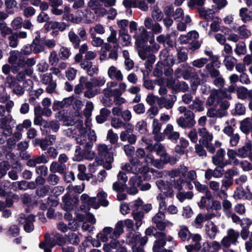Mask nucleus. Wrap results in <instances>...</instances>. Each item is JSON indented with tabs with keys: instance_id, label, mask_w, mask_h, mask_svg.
Wrapping results in <instances>:
<instances>
[{
	"instance_id": "nucleus-1",
	"label": "nucleus",
	"mask_w": 252,
	"mask_h": 252,
	"mask_svg": "<svg viewBox=\"0 0 252 252\" xmlns=\"http://www.w3.org/2000/svg\"><path fill=\"white\" fill-rule=\"evenodd\" d=\"M188 172V168L184 165H181L178 168L174 169L169 172L170 176L169 182L172 188L179 191L183 189H191L193 186L189 182L184 179Z\"/></svg>"
},
{
	"instance_id": "nucleus-2",
	"label": "nucleus",
	"mask_w": 252,
	"mask_h": 252,
	"mask_svg": "<svg viewBox=\"0 0 252 252\" xmlns=\"http://www.w3.org/2000/svg\"><path fill=\"white\" fill-rule=\"evenodd\" d=\"M83 122L82 120L76 121L73 125H71L70 127L64 130L66 135L68 137H74L78 131L79 134L76 137L77 143L80 146H83L85 148L88 149L92 146L91 142H87L86 128L83 127Z\"/></svg>"
},
{
	"instance_id": "nucleus-3",
	"label": "nucleus",
	"mask_w": 252,
	"mask_h": 252,
	"mask_svg": "<svg viewBox=\"0 0 252 252\" xmlns=\"http://www.w3.org/2000/svg\"><path fill=\"white\" fill-rule=\"evenodd\" d=\"M97 157L103 162V167L107 170L112 168L111 164L114 161L113 156L109 150L108 146L104 144H100L97 146Z\"/></svg>"
},
{
	"instance_id": "nucleus-4",
	"label": "nucleus",
	"mask_w": 252,
	"mask_h": 252,
	"mask_svg": "<svg viewBox=\"0 0 252 252\" xmlns=\"http://www.w3.org/2000/svg\"><path fill=\"white\" fill-rule=\"evenodd\" d=\"M121 168L127 173H131L134 174L146 172L149 169L148 167L146 166L141 167L140 161L139 159L136 158H131L130 163L123 164Z\"/></svg>"
},
{
	"instance_id": "nucleus-5",
	"label": "nucleus",
	"mask_w": 252,
	"mask_h": 252,
	"mask_svg": "<svg viewBox=\"0 0 252 252\" xmlns=\"http://www.w3.org/2000/svg\"><path fill=\"white\" fill-rule=\"evenodd\" d=\"M147 150L151 152L153 151H155L157 154L160 157V159L163 164L168 162L171 164H174L176 162L175 159L166 153L164 147L160 143H158L154 145L149 146L147 147Z\"/></svg>"
},
{
	"instance_id": "nucleus-6",
	"label": "nucleus",
	"mask_w": 252,
	"mask_h": 252,
	"mask_svg": "<svg viewBox=\"0 0 252 252\" xmlns=\"http://www.w3.org/2000/svg\"><path fill=\"white\" fill-rule=\"evenodd\" d=\"M92 147V146L90 148L87 149L83 146H76L73 160L74 161H80L84 158L88 160L93 159L95 156V154L94 152L90 150Z\"/></svg>"
},
{
	"instance_id": "nucleus-7",
	"label": "nucleus",
	"mask_w": 252,
	"mask_h": 252,
	"mask_svg": "<svg viewBox=\"0 0 252 252\" xmlns=\"http://www.w3.org/2000/svg\"><path fill=\"white\" fill-rule=\"evenodd\" d=\"M33 52V48L32 44L24 45L21 49L20 51L13 50L10 52V56L8 58V62L11 64H16V62L18 59L23 58L22 55L29 56Z\"/></svg>"
},
{
	"instance_id": "nucleus-8",
	"label": "nucleus",
	"mask_w": 252,
	"mask_h": 252,
	"mask_svg": "<svg viewBox=\"0 0 252 252\" xmlns=\"http://www.w3.org/2000/svg\"><path fill=\"white\" fill-rule=\"evenodd\" d=\"M240 236L239 232L233 228L227 230L226 235L221 240V244L224 248H229L231 245H236Z\"/></svg>"
},
{
	"instance_id": "nucleus-9",
	"label": "nucleus",
	"mask_w": 252,
	"mask_h": 252,
	"mask_svg": "<svg viewBox=\"0 0 252 252\" xmlns=\"http://www.w3.org/2000/svg\"><path fill=\"white\" fill-rule=\"evenodd\" d=\"M184 115V117L181 116L177 120L178 126L183 128L193 127L196 124L193 113L189 110Z\"/></svg>"
},
{
	"instance_id": "nucleus-10",
	"label": "nucleus",
	"mask_w": 252,
	"mask_h": 252,
	"mask_svg": "<svg viewBox=\"0 0 252 252\" xmlns=\"http://www.w3.org/2000/svg\"><path fill=\"white\" fill-rule=\"evenodd\" d=\"M158 240L155 241L153 246V250L154 252H170L167 250L162 251L161 248L166 244L165 239L168 242H172L173 238L171 236H168L166 238L164 233H158L156 235Z\"/></svg>"
},
{
	"instance_id": "nucleus-11",
	"label": "nucleus",
	"mask_w": 252,
	"mask_h": 252,
	"mask_svg": "<svg viewBox=\"0 0 252 252\" xmlns=\"http://www.w3.org/2000/svg\"><path fill=\"white\" fill-rule=\"evenodd\" d=\"M36 63V60L34 58H30L28 59L20 58L18 59L16 62V64H12V72L16 74L19 71L20 68H25L27 66L28 68H31Z\"/></svg>"
},
{
	"instance_id": "nucleus-12",
	"label": "nucleus",
	"mask_w": 252,
	"mask_h": 252,
	"mask_svg": "<svg viewBox=\"0 0 252 252\" xmlns=\"http://www.w3.org/2000/svg\"><path fill=\"white\" fill-rule=\"evenodd\" d=\"M164 213L160 211L153 218V222L156 224L157 228L160 230H163L166 227H170L173 225V223L168 220H165Z\"/></svg>"
},
{
	"instance_id": "nucleus-13",
	"label": "nucleus",
	"mask_w": 252,
	"mask_h": 252,
	"mask_svg": "<svg viewBox=\"0 0 252 252\" xmlns=\"http://www.w3.org/2000/svg\"><path fill=\"white\" fill-rule=\"evenodd\" d=\"M156 185L160 193L166 197H172L173 196V190L170 185L169 180L165 182L161 179L158 180L156 181Z\"/></svg>"
},
{
	"instance_id": "nucleus-14",
	"label": "nucleus",
	"mask_w": 252,
	"mask_h": 252,
	"mask_svg": "<svg viewBox=\"0 0 252 252\" xmlns=\"http://www.w3.org/2000/svg\"><path fill=\"white\" fill-rule=\"evenodd\" d=\"M225 152L224 149H219L216 154L212 157L213 163L216 166L225 167L227 165L231 163V161L229 160H224Z\"/></svg>"
},
{
	"instance_id": "nucleus-15",
	"label": "nucleus",
	"mask_w": 252,
	"mask_h": 252,
	"mask_svg": "<svg viewBox=\"0 0 252 252\" xmlns=\"http://www.w3.org/2000/svg\"><path fill=\"white\" fill-rule=\"evenodd\" d=\"M123 4L126 8H138L143 11L149 9L148 5L144 0H124Z\"/></svg>"
},
{
	"instance_id": "nucleus-16",
	"label": "nucleus",
	"mask_w": 252,
	"mask_h": 252,
	"mask_svg": "<svg viewBox=\"0 0 252 252\" xmlns=\"http://www.w3.org/2000/svg\"><path fill=\"white\" fill-rule=\"evenodd\" d=\"M16 123L10 114L0 119V128L3 131L7 132L8 134H12V127Z\"/></svg>"
},
{
	"instance_id": "nucleus-17",
	"label": "nucleus",
	"mask_w": 252,
	"mask_h": 252,
	"mask_svg": "<svg viewBox=\"0 0 252 252\" xmlns=\"http://www.w3.org/2000/svg\"><path fill=\"white\" fill-rule=\"evenodd\" d=\"M19 223L24 224V228L26 232H31L34 229L33 222L34 221V216L29 215L28 217L24 214H21L18 219Z\"/></svg>"
},
{
	"instance_id": "nucleus-18",
	"label": "nucleus",
	"mask_w": 252,
	"mask_h": 252,
	"mask_svg": "<svg viewBox=\"0 0 252 252\" xmlns=\"http://www.w3.org/2000/svg\"><path fill=\"white\" fill-rule=\"evenodd\" d=\"M84 12L81 9H77L74 14H70L68 16V20L74 24H79L84 22L86 24H91L93 22L91 19L87 17L83 18Z\"/></svg>"
},
{
	"instance_id": "nucleus-19",
	"label": "nucleus",
	"mask_w": 252,
	"mask_h": 252,
	"mask_svg": "<svg viewBox=\"0 0 252 252\" xmlns=\"http://www.w3.org/2000/svg\"><path fill=\"white\" fill-rule=\"evenodd\" d=\"M57 245L56 235L50 237L49 234L45 235V241L41 242L39 247L43 249L44 252H52V249Z\"/></svg>"
},
{
	"instance_id": "nucleus-20",
	"label": "nucleus",
	"mask_w": 252,
	"mask_h": 252,
	"mask_svg": "<svg viewBox=\"0 0 252 252\" xmlns=\"http://www.w3.org/2000/svg\"><path fill=\"white\" fill-rule=\"evenodd\" d=\"M118 86V83L116 81H110L107 82L106 87L103 89V93L104 95L107 97L111 96L115 97L116 95H122V92L118 88L113 89Z\"/></svg>"
},
{
	"instance_id": "nucleus-21",
	"label": "nucleus",
	"mask_w": 252,
	"mask_h": 252,
	"mask_svg": "<svg viewBox=\"0 0 252 252\" xmlns=\"http://www.w3.org/2000/svg\"><path fill=\"white\" fill-rule=\"evenodd\" d=\"M148 241L147 236L141 237V235L138 232H132L129 233L127 236L126 242L128 244H135L134 246L140 244V246L145 245Z\"/></svg>"
},
{
	"instance_id": "nucleus-22",
	"label": "nucleus",
	"mask_w": 252,
	"mask_h": 252,
	"mask_svg": "<svg viewBox=\"0 0 252 252\" xmlns=\"http://www.w3.org/2000/svg\"><path fill=\"white\" fill-rule=\"evenodd\" d=\"M176 100V96L174 95H169L162 96L158 99V104L161 108L164 107L167 109L172 108Z\"/></svg>"
},
{
	"instance_id": "nucleus-23",
	"label": "nucleus",
	"mask_w": 252,
	"mask_h": 252,
	"mask_svg": "<svg viewBox=\"0 0 252 252\" xmlns=\"http://www.w3.org/2000/svg\"><path fill=\"white\" fill-rule=\"evenodd\" d=\"M148 36V32L145 27L139 28L138 31L133 35V38L135 39V44L138 46L147 40Z\"/></svg>"
},
{
	"instance_id": "nucleus-24",
	"label": "nucleus",
	"mask_w": 252,
	"mask_h": 252,
	"mask_svg": "<svg viewBox=\"0 0 252 252\" xmlns=\"http://www.w3.org/2000/svg\"><path fill=\"white\" fill-rule=\"evenodd\" d=\"M144 25L147 29L151 30L154 34H159L162 31V27L160 24L158 22L154 23L151 17L145 18Z\"/></svg>"
},
{
	"instance_id": "nucleus-25",
	"label": "nucleus",
	"mask_w": 252,
	"mask_h": 252,
	"mask_svg": "<svg viewBox=\"0 0 252 252\" xmlns=\"http://www.w3.org/2000/svg\"><path fill=\"white\" fill-rule=\"evenodd\" d=\"M221 90L213 89L211 91L209 96L208 97L206 104L208 106H216L221 101L220 94Z\"/></svg>"
},
{
	"instance_id": "nucleus-26",
	"label": "nucleus",
	"mask_w": 252,
	"mask_h": 252,
	"mask_svg": "<svg viewBox=\"0 0 252 252\" xmlns=\"http://www.w3.org/2000/svg\"><path fill=\"white\" fill-rule=\"evenodd\" d=\"M237 157L240 158H248L252 161V144L246 143L243 146L237 149Z\"/></svg>"
},
{
	"instance_id": "nucleus-27",
	"label": "nucleus",
	"mask_w": 252,
	"mask_h": 252,
	"mask_svg": "<svg viewBox=\"0 0 252 252\" xmlns=\"http://www.w3.org/2000/svg\"><path fill=\"white\" fill-rule=\"evenodd\" d=\"M214 217L215 215L213 213H207L204 215L200 213L196 217L192 225L196 228H201L204 222L212 219Z\"/></svg>"
},
{
	"instance_id": "nucleus-28",
	"label": "nucleus",
	"mask_w": 252,
	"mask_h": 252,
	"mask_svg": "<svg viewBox=\"0 0 252 252\" xmlns=\"http://www.w3.org/2000/svg\"><path fill=\"white\" fill-rule=\"evenodd\" d=\"M232 184L233 180H230L225 178L222 179L221 182L220 190L219 193L218 194V196L221 199L226 198L228 195L226 191L232 185Z\"/></svg>"
},
{
	"instance_id": "nucleus-29",
	"label": "nucleus",
	"mask_w": 252,
	"mask_h": 252,
	"mask_svg": "<svg viewBox=\"0 0 252 252\" xmlns=\"http://www.w3.org/2000/svg\"><path fill=\"white\" fill-rule=\"evenodd\" d=\"M164 133L167 136L168 139L174 143L177 142L180 137V133L177 131H174L173 127L170 124H168L166 126L165 129L164 130Z\"/></svg>"
},
{
	"instance_id": "nucleus-30",
	"label": "nucleus",
	"mask_w": 252,
	"mask_h": 252,
	"mask_svg": "<svg viewBox=\"0 0 252 252\" xmlns=\"http://www.w3.org/2000/svg\"><path fill=\"white\" fill-rule=\"evenodd\" d=\"M113 230V228L111 227H105L101 231L97 234L96 237L98 240L102 242H106L109 239H112L111 236Z\"/></svg>"
},
{
	"instance_id": "nucleus-31",
	"label": "nucleus",
	"mask_w": 252,
	"mask_h": 252,
	"mask_svg": "<svg viewBox=\"0 0 252 252\" xmlns=\"http://www.w3.org/2000/svg\"><path fill=\"white\" fill-rule=\"evenodd\" d=\"M205 232L211 239H214L218 232L217 226L211 221H208L205 225Z\"/></svg>"
},
{
	"instance_id": "nucleus-32",
	"label": "nucleus",
	"mask_w": 252,
	"mask_h": 252,
	"mask_svg": "<svg viewBox=\"0 0 252 252\" xmlns=\"http://www.w3.org/2000/svg\"><path fill=\"white\" fill-rule=\"evenodd\" d=\"M130 187L127 189V192L129 194L134 195L138 192L137 187L140 185V181L137 176H134L129 179Z\"/></svg>"
},
{
	"instance_id": "nucleus-33",
	"label": "nucleus",
	"mask_w": 252,
	"mask_h": 252,
	"mask_svg": "<svg viewBox=\"0 0 252 252\" xmlns=\"http://www.w3.org/2000/svg\"><path fill=\"white\" fill-rule=\"evenodd\" d=\"M107 73L109 77L111 79H115L118 81L123 80V75L121 71L114 66H111L108 68Z\"/></svg>"
},
{
	"instance_id": "nucleus-34",
	"label": "nucleus",
	"mask_w": 252,
	"mask_h": 252,
	"mask_svg": "<svg viewBox=\"0 0 252 252\" xmlns=\"http://www.w3.org/2000/svg\"><path fill=\"white\" fill-rule=\"evenodd\" d=\"M49 161V158L44 154L37 156L29 159L27 165L30 167H34L37 164L46 163Z\"/></svg>"
},
{
	"instance_id": "nucleus-35",
	"label": "nucleus",
	"mask_w": 252,
	"mask_h": 252,
	"mask_svg": "<svg viewBox=\"0 0 252 252\" xmlns=\"http://www.w3.org/2000/svg\"><path fill=\"white\" fill-rule=\"evenodd\" d=\"M198 37V33L195 31H192L189 32L186 35H181L179 37V41L181 44H185L192 40L197 39Z\"/></svg>"
},
{
	"instance_id": "nucleus-36",
	"label": "nucleus",
	"mask_w": 252,
	"mask_h": 252,
	"mask_svg": "<svg viewBox=\"0 0 252 252\" xmlns=\"http://www.w3.org/2000/svg\"><path fill=\"white\" fill-rule=\"evenodd\" d=\"M198 132L201 138L199 139V143H204L207 142L212 141L213 140V134L210 133L206 128L204 127L200 128Z\"/></svg>"
},
{
	"instance_id": "nucleus-37",
	"label": "nucleus",
	"mask_w": 252,
	"mask_h": 252,
	"mask_svg": "<svg viewBox=\"0 0 252 252\" xmlns=\"http://www.w3.org/2000/svg\"><path fill=\"white\" fill-rule=\"evenodd\" d=\"M237 96L241 99H252V90H248L246 87H240L237 90Z\"/></svg>"
},
{
	"instance_id": "nucleus-38",
	"label": "nucleus",
	"mask_w": 252,
	"mask_h": 252,
	"mask_svg": "<svg viewBox=\"0 0 252 252\" xmlns=\"http://www.w3.org/2000/svg\"><path fill=\"white\" fill-rule=\"evenodd\" d=\"M195 188L197 191L201 193H205L208 200H210L212 198V193L208 189V187L206 185L201 184L197 181H195L193 182Z\"/></svg>"
},
{
	"instance_id": "nucleus-39",
	"label": "nucleus",
	"mask_w": 252,
	"mask_h": 252,
	"mask_svg": "<svg viewBox=\"0 0 252 252\" xmlns=\"http://www.w3.org/2000/svg\"><path fill=\"white\" fill-rule=\"evenodd\" d=\"M233 196L235 199L237 200L242 199L244 197L248 199L252 198V194L250 193H246L244 189L241 187H238L236 189Z\"/></svg>"
},
{
	"instance_id": "nucleus-40",
	"label": "nucleus",
	"mask_w": 252,
	"mask_h": 252,
	"mask_svg": "<svg viewBox=\"0 0 252 252\" xmlns=\"http://www.w3.org/2000/svg\"><path fill=\"white\" fill-rule=\"evenodd\" d=\"M120 246V242L117 238H112L109 243H106L103 245V250L105 252H111L113 249H116Z\"/></svg>"
},
{
	"instance_id": "nucleus-41",
	"label": "nucleus",
	"mask_w": 252,
	"mask_h": 252,
	"mask_svg": "<svg viewBox=\"0 0 252 252\" xmlns=\"http://www.w3.org/2000/svg\"><path fill=\"white\" fill-rule=\"evenodd\" d=\"M144 160L147 165L151 164L158 168H161L163 163L161 160L160 161L158 159H155L154 156L151 154H148L145 157Z\"/></svg>"
},
{
	"instance_id": "nucleus-42",
	"label": "nucleus",
	"mask_w": 252,
	"mask_h": 252,
	"mask_svg": "<svg viewBox=\"0 0 252 252\" xmlns=\"http://www.w3.org/2000/svg\"><path fill=\"white\" fill-rule=\"evenodd\" d=\"M240 128L243 132L249 133L252 129V121L251 118H247L241 121Z\"/></svg>"
},
{
	"instance_id": "nucleus-43",
	"label": "nucleus",
	"mask_w": 252,
	"mask_h": 252,
	"mask_svg": "<svg viewBox=\"0 0 252 252\" xmlns=\"http://www.w3.org/2000/svg\"><path fill=\"white\" fill-rule=\"evenodd\" d=\"M232 30L238 32L242 39L247 38L251 35L250 31L247 29L245 25L239 27L237 30L236 27L234 26L232 27Z\"/></svg>"
},
{
	"instance_id": "nucleus-44",
	"label": "nucleus",
	"mask_w": 252,
	"mask_h": 252,
	"mask_svg": "<svg viewBox=\"0 0 252 252\" xmlns=\"http://www.w3.org/2000/svg\"><path fill=\"white\" fill-rule=\"evenodd\" d=\"M96 198H90L87 194H83L81 196V200L85 203L93 207L94 209H97L99 207V205L96 201Z\"/></svg>"
},
{
	"instance_id": "nucleus-45",
	"label": "nucleus",
	"mask_w": 252,
	"mask_h": 252,
	"mask_svg": "<svg viewBox=\"0 0 252 252\" xmlns=\"http://www.w3.org/2000/svg\"><path fill=\"white\" fill-rule=\"evenodd\" d=\"M198 12L200 16L206 19L207 21L212 20L214 17L215 13L213 10L210 9H205L203 7L199 8Z\"/></svg>"
},
{
	"instance_id": "nucleus-46",
	"label": "nucleus",
	"mask_w": 252,
	"mask_h": 252,
	"mask_svg": "<svg viewBox=\"0 0 252 252\" xmlns=\"http://www.w3.org/2000/svg\"><path fill=\"white\" fill-rule=\"evenodd\" d=\"M189 108L195 112H202L204 110L203 102L199 98L196 97L189 105Z\"/></svg>"
},
{
	"instance_id": "nucleus-47",
	"label": "nucleus",
	"mask_w": 252,
	"mask_h": 252,
	"mask_svg": "<svg viewBox=\"0 0 252 252\" xmlns=\"http://www.w3.org/2000/svg\"><path fill=\"white\" fill-rule=\"evenodd\" d=\"M222 55L224 57V64L227 70H232L235 64L236 63V59L231 56H225L224 53Z\"/></svg>"
},
{
	"instance_id": "nucleus-48",
	"label": "nucleus",
	"mask_w": 252,
	"mask_h": 252,
	"mask_svg": "<svg viewBox=\"0 0 252 252\" xmlns=\"http://www.w3.org/2000/svg\"><path fill=\"white\" fill-rule=\"evenodd\" d=\"M111 111L105 108H102L100 111V114L95 118L96 122L99 124L104 123L110 114Z\"/></svg>"
},
{
	"instance_id": "nucleus-49",
	"label": "nucleus",
	"mask_w": 252,
	"mask_h": 252,
	"mask_svg": "<svg viewBox=\"0 0 252 252\" xmlns=\"http://www.w3.org/2000/svg\"><path fill=\"white\" fill-rule=\"evenodd\" d=\"M152 17L157 22L161 21L163 18L164 15L162 11L157 5L152 7Z\"/></svg>"
},
{
	"instance_id": "nucleus-50",
	"label": "nucleus",
	"mask_w": 252,
	"mask_h": 252,
	"mask_svg": "<svg viewBox=\"0 0 252 252\" xmlns=\"http://www.w3.org/2000/svg\"><path fill=\"white\" fill-rule=\"evenodd\" d=\"M189 239H191L194 244L189 245V246H192L196 252L199 251L201 249V236L199 234H190Z\"/></svg>"
},
{
	"instance_id": "nucleus-51",
	"label": "nucleus",
	"mask_w": 252,
	"mask_h": 252,
	"mask_svg": "<svg viewBox=\"0 0 252 252\" xmlns=\"http://www.w3.org/2000/svg\"><path fill=\"white\" fill-rule=\"evenodd\" d=\"M132 215L134 220L136 221L135 225L137 228H138L142 223V220L144 218L143 213L142 212V210H133Z\"/></svg>"
},
{
	"instance_id": "nucleus-52",
	"label": "nucleus",
	"mask_w": 252,
	"mask_h": 252,
	"mask_svg": "<svg viewBox=\"0 0 252 252\" xmlns=\"http://www.w3.org/2000/svg\"><path fill=\"white\" fill-rule=\"evenodd\" d=\"M190 235V233L188 227L185 225H181L178 233V236L181 240L183 241L189 240Z\"/></svg>"
},
{
	"instance_id": "nucleus-53",
	"label": "nucleus",
	"mask_w": 252,
	"mask_h": 252,
	"mask_svg": "<svg viewBox=\"0 0 252 252\" xmlns=\"http://www.w3.org/2000/svg\"><path fill=\"white\" fill-rule=\"evenodd\" d=\"M119 36L121 44L123 46H127L131 44V37L128 32H119Z\"/></svg>"
},
{
	"instance_id": "nucleus-54",
	"label": "nucleus",
	"mask_w": 252,
	"mask_h": 252,
	"mask_svg": "<svg viewBox=\"0 0 252 252\" xmlns=\"http://www.w3.org/2000/svg\"><path fill=\"white\" fill-rule=\"evenodd\" d=\"M62 205L65 211L70 210L72 208L73 205L71 201L70 194L67 192L63 197Z\"/></svg>"
},
{
	"instance_id": "nucleus-55",
	"label": "nucleus",
	"mask_w": 252,
	"mask_h": 252,
	"mask_svg": "<svg viewBox=\"0 0 252 252\" xmlns=\"http://www.w3.org/2000/svg\"><path fill=\"white\" fill-rule=\"evenodd\" d=\"M66 169L65 166L63 164H59L57 162H53L50 167V170L51 172L63 173Z\"/></svg>"
},
{
	"instance_id": "nucleus-56",
	"label": "nucleus",
	"mask_w": 252,
	"mask_h": 252,
	"mask_svg": "<svg viewBox=\"0 0 252 252\" xmlns=\"http://www.w3.org/2000/svg\"><path fill=\"white\" fill-rule=\"evenodd\" d=\"M124 232L123 223L122 221H118L113 229L111 238H118Z\"/></svg>"
},
{
	"instance_id": "nucleus-57",
	"label": "nucleus",
	"mask_w": 252,
	"mask_h": 252,
	"mask_svg": "<svg viewBox=\"0 0 252 252\" xmlns=\"http://www.w3.org/2000/svg\"><path fill=\"white\" fill-rule=\"evenodd\" d=\"M221 20L220 18H216L210 25V31L208 32L210 37L213 36V32H218L220 29V24Z\"/></svg>"
},
{
	"instance_id": "nucleus-58",
	"label": "nucleus",
	"mask_w": 252,
	"mask_h": 252,
	"mask_svg": "<svg viewBox=\"0 0 252 252\" xmlns=\"http://www.w3.org/2000/svg\"><path fill=\"white\" fill-rule=\"evenodd\" d=\"M68 38L69 41L73 45L74 47L75 48H78L81 40L79 37L73 31H70L68 32Z\"/></svg>"
},
{
	"instance_id": "nucleus-59",
	"label": "nucleus",
	"mask_w": 252,
	"mask_h": 252,
	"mask_svg": "<svg viewBox=\"0 0 252 252\" xmlns=\"http://www.w3.org/2000/svg\"><path fill=\"white\" fill-rule=\"evenodd\" d=\"M107 194L104 191H100L97 194V198L99 203L97 202L99 205L106 207L108 205L109 202L106 199Z\"/></svg>"
},
{
	"instance_id": "nucleus-60",
	"label": "nucleus",
	"mask_w": 252,
	"mask_h": 252,
	"mask_svg": "<svg viewBox=\"0 0 252 252\" xmlns=\"http://www.w3.org/2000/svg\"><path fill=\"white\" fill-rule=\"evenodd\" d=\"M239 15L244 22L252 20V12H248L246 8H242L240 10Z\"/></svg>"
},
{
	"instance_id": "nucleus-61",
	"label": "nucleus",
	"mask_w": 252,
	"mask_h": 252,
	"mask_svg": "<svg viewBox=\"0 0 252 252\" xmlns=\"http://www.w3.org/2000/svg\"><path fill=\"white\" fill-rule=\"evenodd\" d=\"M166 197L161 193H159L157 196V199L159 202V211L162 212L167 209Z\"/></svg>"
},
{
	"instance_id": "nucleus-62",
	"label": "nucleus",
	"mask_w": 252,
	"mask_h": 252,
	"mask_svg": "<svg viewBox=\"0 0 252 252\" xmlns=\"http://www.w3.org/2000/svg\"><path fill=\"white\" fill-rule=\"evenodd\" d=\"M33 72V70L32 68H27L24 70L19 72L17 75V79L19 81H23L26 78V76H31Z\"/></svg>"
},
{
	"instance_id": "nucleus-63",
	"label": "nucleus",
	"mask_w": 252,
	"mask_h": 252,
	"mask_svg": "<svg viewBox=\"0 0 252 252\" xmlns=\"http://www.w3.org/2000/svg\"><path fill=\"white\" fill-rule=\"evenodd\" d=\"M193 193L192 191L187 192L180 191L177 194V197L180 202H183L185 199H190L192 198Z\"/></svg>"
},
{
	"instance_id": "nucleus-64",
	"label": "nucleus",
	"mask_w": 252,
	"mask_h": 252,
	"mask_svg": "<svg viewBox=\"0 0 252 252\" xmlns=\"http://www.w3.org/2000/svg\"><path fill=\"white\" fill-rule=\"evenodd\" d=\"M173 74V70L171 67H167L164 70L165 75L170 78V79H168L167 80V86L169 88H172L173 85L175 83V80L172 77Z\"/></svg>"
}]
</instances>
